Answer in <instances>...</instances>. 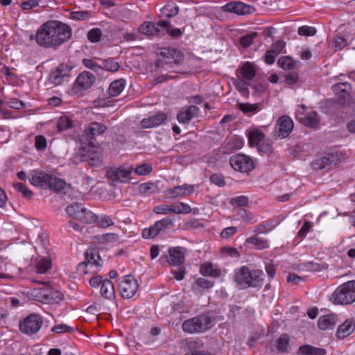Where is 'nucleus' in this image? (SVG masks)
<instances>
[{"label":"nucleus","instance_id":"f257e3e1","mask_svg":"<svg viewBox=\"0 0 355 355\" xmlns=\"http://www.w3.org/2000/svg\"><path fill=\"white\" fill-rule=\"evenodd\" d=\"M72 35L71 27L58 20H50L37 29L35 36L37 44L45 49H57Z\"/></svg>","mask_w":355,"mask_h":355},{"label":"nucleus","instance_id":"f03ea898","mask_svg":"<svg viewBox=\"0 0 355 355\" xmlns=\"http://www.w3.org/2000/svg\"><path fill=\"white\" fill-rule=\"evenodd\" d=\"M263 275L261 270H250L248 267L242 266L236 272L234 280L241 288H261L263 285Z\"/></svg>","mask_w":355,"mask_h":355},{"label":"nucleus","instance_id":"7ed1b4c3","mask_svg":"<svg viewBox=\"0 0 355 355\" xmlns=\"http://www.w3.org/2000/svg\"><path fill=\"white\" fill-rule=\"evenodd\" d=\"M37 282L43 286L35 288L31 291V295L36 300L45 304H56L63 300L64 295L60 291L51 288L43 282Z\"/></svg>","mask_w":355,"mask_h":355},{"label":"nucleus","instance_id":"20e7f679","mask_svg":"<svg viewBox=\"0 0 355 355\" xmlns=\"http://www.w3.org/2000/svg\"><path fill=\"white\" fill-rule=\"evenodd\" d=\"M331 300L335 304H351L355 302V280L340 285L333 293Z\"/></svg>","mask_w":355,"mask_h":355},{"label":"nucleus","instance_id":"39448f33","mask_svg":"<svg viewBox=\"0 0 355 355\" xmlns=\"http://www.w3.org/2000/svg\"><path fill=\"white\" fill-rule=\"evenodd\" d=\"M214 320L207 314H201L199 316L185 320L182 324V329L189 334L200 333L212 327Z\"/></svg>","mask_w":355,"mask_h":355},{"label":"nucleus","instance_id":"423d86ee","mask_svg":"<svg viewBox=\"0 0 355 355\" xmlns=\"http://www.w3.org/2000/svg\"><path fill=\"white\" fill-rule=\"evenodd\" d=\"M160 55L162 59H157L155 65L157 69L165 68V67H172V64L176 65L180 64L184 60V53L176 49L171 47L162 48L160 51Z\"/></svg>","mask_w":355,"mask_h":355},{"label":"nucleus","instance_id":"0eeeda50","mask_svg":"<svg viewBox=\"0 0 355 355\" xmlns=\"http://www.w3.org/2000/svg\"><path fill=\"white\" fill-rule=\"evenodd\" d=\"M85 261L79 263L77 272L79 274H87L88 268L95 266L96 268L102 267V259L98 254V249L96 247H89L85 253Z\"/></svg>","mask_w":355,"mask_h":355},{"label":"nucleus","instance_id":"6e6552de","mask_svg":"<svg viewBox=\"0 0 355 355\" xmlns=\"http://www.w3.org/2000/svg\"><path fill=\"white\" fill-rule=\"evenodd\" d=\"M174 225V220L171 216H167L162 220L157 221L149 228H145L142 231V236L144 239H153L157 236L159 232Z\"/></svg>","mask_w":355,"mask_h":355},{"label":"nucleus","instance_id":"1a4fd4ad","mask_svg":"<svg viewBox=\"0 0 355 355\" xmlns=\"http://www.w3.org/2000/svg\"><path fill=\"white\" fill-rule=\"evenodd\" d=\"M74 164H78L80 162H88L93 166L101 165V159L100 155L92 150L87 149L86 147L80 148L76 153V155L72 159Z\"/></svg>","mask_w":355,"mask_h":355},{"label":"nucleus","instance_id":"9d476101","mask_svg":"<svg viewBox=\"0 0 355 355\" xmlns=\"http://www.w3.org/2000/svg\"><path fill=\"white\" fill-rule=\"evenodd\" d=\"M43 320L38 314H31L19 324V329L21 332L33 335L36 334L41 328Z\"/></svg>","mask_w":355,"mask_h":355},{"label":"nucleus","instance_id":"9b49d317","mask_svg":"<svg viewBox=\"0 0 355 355\" xmlns=\"http://www.w3.org/2000/svg\"><path fill=\"white\" fill-rule=\"evenodd\" d=\"M230 164L232 167L241 173H248L254 168L253 160L242 154H237L230 157Z\"/></svg>","mask_w":355,"mask_h":355},{"label":"nucleus","instance_id":"f8f14e48","mask_svg":"<svg viewBox=\"0 0 355 355\" xmlns=\"http://www.w3.org/2000/svg\"><path fill=\"white\" fill-rule=\"evenodd\" d=\"M293 121L291 117L284 115L279 117L275 128V135L279 138L287 137L293 129Z\"/></svg>","mask_w":355,"mask_h":355},{"label":"nucleus","instance_id":"ddd939ff","mask_svg":"<svg viewBox=\"0 0 355 355\" xmlns=\"http://www.w3.org/2000/svg\"><path fill=\"white\" fill-rule=\"evenodd\" d=\"M170 22L165 20H159L157 24L146 21L142 24L139 28L141 33L146 35H163L162 28H169Z\"/></svg>","mask_w":355,"mask_h":355},{"label":"nucleus","instance_id":"4468645a","mask_svg":"<svg viewBox=\"0 0 355 355\" xmlns=\"http://www.w3.org/2000/svg\"><path fill=\"white\" fill-rule=\"evenodd\" d=\"M121 295L123 298H131L137 293L139 285L132 275H126L119 284Z\"/></svg>","mask_w":355,"mask_h":355},{"label":"nucleus","instance_id":"2eb2a0df","mask_svg":"<svg viewBox=\"0 0 355 355\" xmlns=\"http://www.w3.org/2000/svg\"><path fill=\"white\" fill-rule=\"evenodd\" d=\"M132 171L133 168L132 166L110 168L107 171V177L113 182L128 183L130 180Z\"/></svg>","mask_w":355,"mask_h":355},{"label":"nucleus","instance_id":"dca6fc26","mask_svg":"<svg viewBox=\"0 0 355 355\" xmlns=\"http://www.w3.org/2000/svg\"><path fill=\"white\" fill-rule=\"evenodd\" d=\"M95 80L96 78L92 73L85 71L78 76L73 86V90L75 92L87 90L93 85Z\"/></svg>","mask_w":355,"mask_h":355},{"label":"nucleus","instance_id":"f3484780","mask_svg":"<svg viewBox=\"0 0 355 355\" xmlns=\"http://www.w3.org/2000/svg\"><path fill=\"white\" fill-rule=\"evenodd\" d=\"M223 10L240 15H245L254 12L256 9L252 6L245 4L241 1H238L227 3L223 7Z\"/></svg>","mask_w":355,"mask_h":355},{"label":"nucleus","instance_id":"a211bd4d","mask_svg":"<svg viewBox=\"0 0 355 355\" xmlns=\"http://www.w3.org/2000/svg\"><path fill=\"white\" fill-rule=\"evenodd\" d=\"M339 161L338 153H328L326 155L317 158L312 162V167L315 171L327 169L331 165H336Z\"/></svg>","mask_w":355,"mask_h":355},{"label":"nucleus","instance_id":"6ab92c4d","mask_svg":"<svg viewBox=\"0 0 355 355\" xmlns=\"http://www.w3.org/2000/svg\"><path fill=\"white\" fill-rule=\"evenodd\" d=\"M167 120V115L164 112H157L148 118L143 119L141 122L142 128L148 129L159 126Z\"/></svg>","mask_w":355,"mask_h":355},{"label":"nucleus","instance_id":"aec40b11","mask_svg":"<svg viewBox=\"0 0 355 355\" xmlns=\"http://www.w3.org/2000/svg\"><path fill=\"white\" fill-rule=\"evenodd\" d=\"M186 249L183 247H173L168 249L170 259L168 263L171 266L182 265L185 261Z\"/></svg>","mask_w":355,"mask_h":355},{"label":"nucleus","instance_id":"412c9836","mask_svg":"<svg viewBox=\"0 0 355 355\" xmlns=\"http://www.w3.org/2000/svg\"><path fill=\"white\" fill-rule=\"evenodd\" d=\"M198 185H191L184 184L181 186H176L168 189L166 191L167 195L171 198H177L180 196H186L192 194Z\"/></svg>","mask_w":355,"mask_h":355},{"label":"nucleus","instance_id":"4be33fe9","mask_svg":"<svg viewBox=\"0 0 355 355\" xmlns=\"http://www.w3.org/2000/svg\"><path fill=\"white\" fill-rule=\"evenodd\" d=\"M199 112V108L195 105H189L185 110H181L177 115V119L180 123L187 124L196 116Z\"/></svg>","mask_w":355,"mask_h":355},{"label":"nucleus","instance_id":"5701e85b","mask_svg":"<svg viewBox=\"0 0 355 355\" xmlns=\"http://www.w3.org/2000/svg\"><path fill=\"white\" fill-rule=\"evenodd\" d=\"M51 175L44 172H36L29 179L30 183L39 187L48 188Z\"/></svg>","mask_w":355,"mask_h":355},{"label":"nucleus","instance_id":"b1692460","mask_svg":"<svg viewBox=\"0 0 355 355\" xmlns=\"http://www.w3.org/2000/svg\"><path fill=\"white\" fill-rule=\"evenodd\" d=\"M107 129L106 125L103 123L92 122L86 128L85 133L89 139H93L96 136L103 134Z\"/></svg>","mask_w":355,"mask_h":355},{"label":"nucleus","instance_id":"393cba45","mask_svg":"<svg viewBox=\"0 0 355 355\" xmlns=\"http://www.w3.org/2000/svg\"><path fill=\"white\" fill-rule=\"evenodd\" d=\"M355 329V322L354 320H346L342 324H340L336 332V335L339 338H345L351 335Z\"/></svg>","mask_w":355,"mask_h":355},{"label":"nucleus","instance_id":"a878e982","mask_svg":"<svg viewBox=\"0 0 355 355\" xmlns=\"http://www.w3.org/2000/svg\"><path fill=\"white\" fill-rule=\"evenodd\" d=\"M338 322V315L335 313L324 315L318 320V327L321 330H327L333 328Z\"/></svg>","mask_w":355,"mask_h":355},{"label":"nucleus","instance_id":"bb28decb","mask_svg":"<svg viewBox=\"0 0 355 355\" xmlns=\"http://www.w3.org/2000/svg\"><path fill=\"white\" fill-rule=\"evenodd\" d=\"M67 76V68L64 64H60L55 71H52L49 76V80L55 85H60L64 77Z\"/></svg>","mask_w":355,"mask_h":355},{"label":"nucleus","instance_id":"cd10ccee","mask_svg":"<svg viewBox=\"0 0 355 355\" xmlns=\"http://www.w3.org/2000/svg\"><path fill=\"white\" fill-rule=\"evenodd\" d=\"M327 351L324 348L304 345L299 347L297 355H324Z\"/></svg>","mask_w":355,"mask_h":355},{"label":"nucleus","instance_id":"c85d7f7f","mask_svg":"<svg viewBox=\"0 0 355 355\" xmlns=\"http://www.w3.org/2000/svg\"><path fill=\"white\" fill-rule=\"evenodd\" d=\"M277 64L284 70H291L298 68L300 65V62L299 61L293 60L291 57L288 55H284L278 59Z\"/></svg>","mask_w":355,"mask_h":355},{"label":"nucleus","instance_id":"c756f323","mask_svg":"<svg viewBox=\"0 0 355 355\" xmlns=\"http://www.w3.org/2000/svg\"><path fill=\"white\" fill-rule=\"evenodd\" d=\"M101 295L105 298L110 300L115 296V291L113 283L108 279H105L100 288Z\"/></svg>","mask_w":355,"mask_h":355},{"label":"nucleus","instance_id":"7c9ffc66","mask_svg":"<svg viewBox=\"0 0 355 355\" xmlns=\"http://www.w3.org/2000/svg\"><path fill=\"white\" fill-rule=\"evenodd\" d=\"M125 85V81L123 78L113 81L108 89L109 95L112 97L118 96L123 90Z\"/></svg>","mask_w":355,"mask_h":355},{"label":"nucleus","instance_id":"2f4dec72","mask_svg":"<svg viewBox=\"0 0 355 355\" xmlns=\"http://www.w3.org/2000/svg\"><path fill=\"white\" fill-rule=\"evenodd\" d=\"M240 72L243 80H251L256 75L255 69L250 62H245L240 69Z\"/></svg>","mask_w":355,"mask_h":355},{"label":"nucleus","instance_id":"473e14b6","mask_svg":"<svg viewBox=\"0 0 355 355\" xmlns=\"http://www.w3.org/2000/svg\"><path fill=\"white\" fill-rule=\"evenodd\" d=\"M200 272L202 275L218 277L221 275V270L218 268H214L211 263L205 262L200 266Z\"/></svg>","mask_w":355,"mask_h":355},{"label":"nucleus","instance_id":"72a5a7b5","mask_svg":"<svg viewBox=\"0 0 355 355\" xmlns=\"http://www.w3.org/2000/svg\"><path fill=\"white\" fill-rule=\"evenodd\" d=\"M249 144L251 147L257 146L265 137L263 133L259 130L249 131L248 133Z\"/></svg>","mask_w":355,"mask_h":355},{"label":"nucleus","instance_id":"f704fd0d","mask_svg":"<svg viewBox=\"0 0 355 355\" xmlns=\"http://www.w3.org/2000/svg\"><path fill=\"white\" fill-rule=\"evenodd\" d=\"M83 207L80 203L73 202L66 207V212L68 215L73 218L78 219L80 218V215H83L82 210Z\"/></svg>","mask_w":355,"mask_h":355},{"label":"nucleus","instance_id":"c9c22d12","mask_svg":"<svg viewBox=\"0 0 355 355\" xmlns=\"http://www.w3.org/2000/svg\"><path fill=\"white\" fill-rule=\"evenodd\" d=\"M276 348L281 353H289V337L286 334L282 335L276 341Z\"/></svg>","mask_w":355,"mask_h":355},{"label":"nucleus","instance_id":"e433bc0d","mask_svg":"<svg viewBox=\"0 0 355 355\" xmlns=\"http://www.w3.org/2000/svg\"><path fill=\"white\" fill-rule=\"evenodd\" d=\"M299 120L306 126L311 128H315L319 124L318 116L315 112H310L306 116Z\"/></svg>","mask_w":355,"mask_h":355},{"label":"nucleus","instance_id":"4c0bfd02","mask_svg":"<svg viewBox=\"0 0 355 355\" xmlns=\"http://www.w3.org/2000/svg\"><path fill=\"white\" fill-rule=\"evenodd\" d=\"M66 187L67 183L64 180L51 175L48 188L55 192H59L64 190Z\"/></svg>","mask_w":355,"mask_h":355},{"label":"nucleus","instance_id":"58836bf2","mask_svg":"<svg viewBox=\"0 0 355 355\" xmlns=\"http://www.w3.org/2000/svg\"><path fill=\"white\" fill-rule=\"evenodd\" d=\"M232 83L236 89L243 96L248 97L250 92L248 88V84L241 78H232Z\"/></svg>","mask_w":355,"mask_h":355},{"label":"nucleus","instance_id":"ea45409f","mask_svg":"<svg viewBox=\"0 0 355 355\" xmlns=\"http://www.w3.org/2000/svg\"><path fill=\"white\" fill-rule=\"evenodd\" d=\"M178 12L179 7L173 4H167L160 10V12L162 17L168 18H171L176 16Z\"/></svg>","mask_w":355,"mask_h":355},{"label":"nucleus","instance_id":"a19ab883","mask_svg":"<svg viewBox=\"0 0 355 355\" xmlns=\"http://www.w3.org/2000/svg\"><path fill=\"white\" fill-rule=\"evenodd\" d=\"M332 89L336 94H351L352 92V86L347 82L335 84Z\"/></svg>","mask_w":355,"mask_h":355},{"label":"nucleus","instance_id":"79ce46f5","mask_svg":"<svg viewBox=\"0 0 355 355\" xmlns=\"http://www.w3.org/2000/svg\"><path fill=\"white\" fill-rule=\"evenodd\" d=\"M214 284V282H211L205 278H198L193 285V288L198 292H201V288H210L213 287Z\"/></svg>","mask_w":355,"mask_h":355},{"label":"nucleus","instance_id":"37998d69","mask_svg":"<svg viewBox=\"0 0 355 355\" xmlns=\"http://www.w3.org/2000/svg\"><path fill=\"white\" fill-rule=\"evenodd\" d=\"M246 243L255 245L257 248L259 250L265 249L268 247V243L266 240L257 236L249 237L247 239Z\"/></svg>","mask_w":355,"mask_h":355},{"label":"nucleus","instance_id":"c03bdc74","mask_svg":"<svg viewBox=\"0 0 355 355\" xmlns=\"http://www.w3.org/2000/svg\"><path fill=\"white\" fill-rule=\"evenodd\" d=\"M102 69L115 72L119 69V64L114 58H107L102 61Z\"/></svg>","mask_w":355,"mask_h":355},{"label":"nucleus","instance_id":"a18cd8bd","mask_svg":"<svg viewBox=\"0 0 355 355\" xmlns=\"http://www.w3.org/2000/svg\"><path fill=\"white\" fill-rule=\"evenodd\" d=\"M82 212L83 215H80V218L78 220L85 223H92L97 221L98 216L91 211L84 207Z\"/></svg>","mask_w":355,"mask_h":355},{"label":"nucleus","instance_id":"49530a36","mask_svg":"<svg viewBox=\"0 0 355 355\" xmlns=\"http://www.w3.org/2000/svg\"><path fill=\"white\" fill-rule=\"evenodd\" d=\"M58 128L60 131H64L73 126V121L68 116H61L57 123Z\"/></svg>","mask_w":355,"mask_h":355},{"label":"nucleus","instance_id":"de8ad7c7","mask_svg":"<svg viewBox=\"0 0 355 355\" xmlns=\"http://www.w3.org/2000/svg\"><path fill=\"white\" fill-rule=\"evenodd\" d=\"M157 186L153 182H146L139 185V191L144 194H150L157 191Z\"/></svg>","mask_w":355,"mask_h":355},{"label":"nucleus","instance_id":"09e8293b","mask_svg":"<svg viewBox=\"0 0 355 355\" xmlns=\"http://www.w3.org/2000/svg\"><path fill=\"white\" fill-rule=\"evenodd\" d=\"M51 260L49 258H42L37 263V272L41 274L45 273L51 268Z\"/></svg>","mask_w":355,"mask_h":355},{"label":"nucleus","instance_id":"8fccbe9b","mask_svg":"<svg viewBox=\"0 0 355 355\" xmlns=\"http://www.w3.org/2000/svg\"><path fill=\"white\" fill-rule=\"evenodd\" d=\"M135 173L139 175H147L153 171L151 164L144 163L133 169Z\"/></svg>","mask_w":355,"mask_h":355},{"label":"nucleus","instance_id":"3c124183","mask_svg":"<svg viewBox=\"0 0 355 355\" xmlns=\"http://www.w3.org/2000/svg\"><path fill=\"white\" fill-rule=\"evenodd\" d=\"M15 188L17 191L21 193L24 198L31 199L33 196V193L27 188L23 183L18 182L15 184Z\"/></svg>","mask_w":355,"mask_h":355},{"label":"nucleus","instance_id":"603ef678","mask_svg":"<svg viewBox=\"0 0 355 355\" xmlns=\"http://www.w3.org/2000/svg\"><path fill=\"white\" fill-rule=\"evenodd\" d=\"M171 208L173 209V212L178 214H189L191 211L190 206L183 202H180L176 205H171Z\"/></svg>","mask_w":355,"mask_h":355},{"label":"nucleus","instance_id":"864d4df0","mask_svg":"<svg viewBox=\"0 0 355 355\" xmlns=\"http://www.w3.org/2000/svg\"><path fill=\"white\" fill-rule=\"evenodd\" d=\"M248 198L245 196H236L231 198L230 202L234 207H245L248 205Z\"/></svg>","mask_w":355,"mask_h":355},{"label":"nucleus","instance_id":"5fc2aeb1","mask_svg":"<svg viewBox=\"0 0 355 355\" xmlns=\"http://www.w3.org/2000/svg\"><path fill=\"white\" fill-rule=\"evenodd\" d=\"M102 36V32L100 28H95L90 30L87 33L88 40L93 43L100 41Z\"/></svg>","mask_w":355,"mask_h":355},{"label":"nucleus","instance_id":"6e6d98bb","mask_svg":"<svg viewBox=\"0 0 355 355\" xmlns=\"http://www.w3.org/2000/svg\"><path fill=\"white\" fill-rule=\"evenodd\" d=\"M257 36V33L252 32L246 35L242 36L240 38V44L244 48H247L250 46L253 40Z\"/></svg>","mask_w":355,"mask_h":355},{"label":"nucleus","instance_id":"4d7b16f0","mask_svg":"<svg viewBox=\"0 0 355 355\" xmlns=\"http://www.w3.org/2000/svg\"><path fill=\"white\" fill-rule=\"evenodd\" d=\"M243 146V141L239 138H232L226 144L227 150H238Z\"/></svg>","mask_w":355,"mask_h":355},{"label":"nucleus","instance_id":"13d9d810","mask_svg":"<svg viewBox=\"0 0 355 355\" xmlns=\"http://www.w3.org/2000/svg\"><path fill=\"white\" fill-rule=\"evenodd\" d=\"M317 31L314 27L309 26H302L298 28L297 33L302 36H313Z\"/></svg>","mask_w":355,"mask_h":355},{"label":"nucleus","instance_id":"bf43d9fd","mask_svg":"<svg viewBox=\"0 0 355 355\" xmlns=\"http://www.w3.org/2000/svg\"><path fill=\"white\" fill-rule=\"evenodd\" d=\"M285 46L286 42L279 40L272 44L270 50L277 56L283 51Z\"/></svg>","mask_w":355,"mask_h":355},{"label":"nucleus","instance_id":"052dcab7","mask_svg":"<svg viewBox=\"0 0 355 355\" xmlns=\"http://www.w3.org/2000/svg\"><path fill=\"white\" fill-rule=\"evenodd\" d=\"M96 222L98 223V227L101 228H107L114 225V222L110 216L107 215L102 216L98 220H97Z\"/></svg>","mask_w":355,"mask_h":355},{"label":"nucleus","instance_id":"680f3d73","mask_svg":"<svg viewBox=\"0 0 355 355\" xmlns=\"http://www.w3.org/2000/svg\"><path fill=\"white\" fill-rule=\"evenodd\" d=\"M238 231V227L234 226H230L226 227L220 232V236L223 239H228L233 235H234Z\"/></svg>","mask_w":355,"mask_h":355},{"label":"nucleus","instance_id":"e2e57ef3","mask_svg":"<svg viewBox=\"0 0 355 355\" xmlns=\"http://www.w3.org/2000/svg\"><path fill=\"white\" fill-rule=\"evenodd\" d=\"M239 108L244 113L254 112L257 110V104H250L248 103H239Z\"/></svg>","mask_w":355,"mask_h":355},{"label":"nucleus","instance_id":"0e129e2a","mask_svg":"<svg viewBox=\"0 0 355 355\" xmlns=\"http://www.w3.org/2000/svg\"><path fill=\"white\" fill-rule=\"evenodd\" d=\"M83 63L87 68L95 72H98L102 70V67L91 59H83Z\"/></svg>","mask_w":355,"mask_h":355},{"label":"nucleus","instance_id":"69168bd1","mask_svg":"<svg viewBox=\"0 0 355 355\" xmlns=\"http://www.w3.org/2000/svg\"><path fill=\"white\" fill-rule=\"evenodd\" d=\"M336 103L342 106L349 105L352 96L351 94H337Z\"/></svg>","mask_w":355,"mask_h":355},{"label":"nucleus","instance_id":"338daca9","mask_svg":"<svg viewBox=\"0 0 355 355\" xmlns=\"http://www.w3.org/2000/svg\"><path fill=\"white\" fill-rule=\"evenodd\" d=\"M333 44L336 51L343 49L347 45V40L341 36L336 37L333 40Z\"/></svg>","mask_w":355,"mask_h":355},{"label":"nucleus","instance_id":"774afa93","mask_svg":"<svg viewBox=\"0 0 355 355\" xmlns=\"http://www.w3.org/2000/svg\"><path fill=\"white\" fill-rule=\"evenodd\" d=\"M6 105L12 109L19 110L24 108L25 104L17 98H12L6 102Z\"/></svg>","mask_w":355,"mask_h":355}]
</instances>
